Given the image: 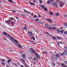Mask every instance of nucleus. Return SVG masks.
I'll return each mask as SVG.
<instances>
[{
	"instance_id": "c756f323",
	"label": "nucleus",
	"mask_w": 67,
	"mask_h": 67,
	"mask_svg": "<svg viewBox=\"0 0 67 67\" xmlns=\"http://www.w3.org/2000/svg\"><path fill=\"white\" fill-rule=\"evenodd\" d=\"M3 34H4V35H5V36L7 35V33H5V32H4Z\"/></svg>"
},
{
	"instance_id": "5701e85b",
	"label": "nucleus",
	"mask_w": 67,
	"mask_h": 67,
	"mask_svg": "<svg viewBox=\"0 0 67 67\" xmlns=\"http://www.w3.org/2000/svg\"><path fill=\"white\" fill-rule=\"evenodd\" d=\"M63 55L66 54H67V52L64 51V52H63Z\"/></svg>"
},
{
	"instance_id": "2f4dec72",
	"label": "nucleus",
	"mask_w": 67,
	"mask_h": 67,
	"mask_svg": "<svg viewBox=\"0 0 67 67\" xmlns=\"http://www.w3.org/2000/svg\"><path fill=\"white\" fill-rule=\"evenodd\" d=\"M24 29L25 30H27V28L26 26L24 27Z\"/></svg>"
},
{
	"instance_id": "052dcab7",
	"label": "nucleus",
	"mask_w": 67,
	"mask_h": 67,
	"mask_svg": "<svg viewBox=\"0 0 67 67\" xmlns=\"http://www.w3.org/2000/svg\"><path fill=\"white\" fill-rule=\"evenodd\" d=\"M36 59H35V57H34V60H35Z\"/></svg>"
},
{
	"instance_id": "5fc2aeb1",
	"label": "nucleus",
	"mask_w": 67,
	"mask_h": 67,
	"mask_svg": "<svg viewBox=\"0 0 67 67\" xmlns=\"http://www.w3.org/2000/svg\"><path fill=\"white\" fill-rule=\"evenodd\" d=\"M12 11L13 13H15V11H13V10H12Z\"/></svg>"
},
{
	"instance_id": "774afa93",
	"label": "nucleus",
	"mask_w": 67,
	"mask_h": 67,
	"mask_svg": "<svg viewBox=\"0 0 67 67\" xmlns=\"http://www.w3.org/2000/svg\"><path fill=\"white\" fill-rule=\"evenodd\" d=\"M60 44H63V43L62 42H60Z\"/></svg>"
},
{
	"instance_id": "39448f33",
	"label": "nucleus",
	"mask_w": 67,
	"mask_h": 67,
	"mask_svg": "<svg viewBox=\"0 0 67 67\" xmlns=\"http://www.w3.org/2000/svg\"><path fill=\"white\" fill-rule=\"evenodd\" d=\"M24 65L25 67H29V66L27 64H26V62L24 64Z\"/></svg>"
},
{
	"instance_id": "72a5a7b5",
	"label": "nucleus",
	"mask_w": 67,
	"mask_h": 67,
	"mask_svg": "<svg viewBox=\"0 0 67 67\" xmlns=\"http://www.w3.org/2000/svg\"><path fill=\"white\" fill-rule=\"evenodd\" d=\"M43 52L44 54H47V52H46L45 51H44Z\"/></svg>"
},
{
	"instance_id": "6e6d98bb",
	"label": "nucleus",
	"mask_w": 67,
	"mask_h": 67,
	"mask_svg": "<svg viewBox=\"0 0 67 67\" xmlns=\"http://www.w3.org/2000/svg\"><path fill=\"white\" fill-rule=\"evenodd\" d=\"M14 66H16V67H17V66H18V65H17L16 64H15L14 65Z\"/></svg>"
},
{
	"instance_id": "f704fd0d",
	"label": "nucleus",
	"mask_w": 67,
	"mask_h": 67,
	"mask_svg": "<svg viewBox=\"0 0 67 67\" xmlns=\"http://www.w3.org/2000/svg\"><path fill=\"white\" fill-rule=\"evenodd\" d=\"M47 3H51V1H50V0H49L48 1H47Z\"/></svg>"
},
{
	"instance_id": "6e6552de",
	"label": "nucleus",
	"mask_w": 67,
	"mask_h": 67,
	"mask_svg": "<svg viewBox=\"0 0 67 67\" xmlns=\"http://www.w3.org/2000/svg\"><path fill=\"white\" fill-rule=\"evenodd\" d=\"M59 54L58 53L56 54V57L57 58H59Z\"/></svg>"
},
{
	"instance_id": "0eeeda50",
	"label": "nucleus",
	"mask_w": 67,
	"mask_h": 67,
	"mask_svg": "<svg viewBox=\"0 0 67 67\" xmlns=\"http://www.w3.org/2000/svg\"><path fill=\"white\" fill-rule=\"evenodd\" d=\"M61 66L63 67H67V66L64 63H63L61 64Z\"/></svg>"
},
{
	"instance_id": "bf43d9fd",
	"label": "nucleus",
	"mask_w": 67,
	"mask_h": 67,
	"mask_svg": "<svg viewBox=\"0 0 67 67\" xmlns=\"http://www.w3.org/2000/svg\"><path fill=\"white\" fill-rule=\"evenodd\" d=\"M60 55L62 56H63V55H64V54H63V53H61Z\"/></svg>"
},
{
	"instance_id": "aec40b11",
	"label": "nucleus",
	"mask_w": 67,
	"mask_h": 67,
	"mask_svg": "<svg viewBox=\"0 0 67 67\" xmlns=\"http://www.w3.org/2000/svg\"><path fill=\"white\" fill-rule=\"evenodd\" d=\"M52 38L54 40H56V37H54V36H53Z\"/></svg>"
},
{
	"instance_id": "2eb2a0df",
	"label": "nucleus",
	"mask_w": 67,
	"mask_h": 67,
	"mask_svg": "<svg viewBox=\"0 0 67 67\" xmlns=\"http://www.w3.org/2000/svg\"><path fill=\"white\" fill-rule=\"evenodd\" d=\"M18 46V47H19L20 48H22V46H21V44H20L19 43H18L17 44Z\"/></svg>"
},
{
	"instance_id": "13d9d810",
	"label": "nucleus",
	"mask_w": 67,
	"mask_h": 67,
	"mask_svg": "<svg viewBox=\"0 0 67 67\" xmlns=\"http://www.w3.org/2000/svg\"><path fill=\"white\" fill-rule=\"evenodd\" d=\"M34 64H35V65H36V63L35 62H33Z\"/></svg>"
},
{
	"instance_id": "20e7f679",
	"label": "nucleus",
	"mask_w": 67,
	"mask_h": 67,
	"mask_svg": "<svg viewBox=\"0 0 67 67\" xmlns=\"http://www.w3.org/2000/svg\"><path fill=\"white\" fill-rule=\"evenodd\" d=\"M28 33L30 34V36H32L33 35V33L32 32H31L30 31L28 32Z\"/></svg>"
},
{
	"instance_id": "09e8293b",
	"label": "nucleus",
	"mask_w": 67,
	"mask_h": 67,
	"mask_svg": "<svg viewBox=\"0 0 67 67\" xmlns=\"http://www.w3.org/2000/svg\"><path fill=\"white\" fill-rule=\"evenodd\" d=\"M5 57H6V58H7V59H9V57H7V56H6Z\"/></svg>"
},
{
	"instance_id": "412c9836",
	"label": "nucleus",
	"mask_w": 67,
	"mask_h": 67,
	"mask_svg": "<svg viewBox=\"0 0 67 67\" xmlns=\"http://www.w3.org/2000/svg\"><path fill=\"white\" fill-rule=\"evenodd\" d=\"M46 20H48V21L51 22H52V20H51L50 19H46Z\"/></svg>"
},
{
	"instance_id": "680f3d73",
	"label": "nucleus",
	"mask_w": 67,
	"mask_h": 67,
	"mask_svg": "<svg viewBox=\"0 0 67 67\" xmlns=\"http://www.w3.org/2000/svg\"><path fill=\"white\" fill-rule=\"evenodd\" d=\"M20 54H22V53H23V52H21V51H20Z\"/></svg>"
},
{
	"instance_id": "58836bf2",
	"label": "nucleus",
	"mask_w": 67,
	"mask_h": 67,
	"mask_svg": "<svg viewBox=\"0 0 67 67\" xmlns=\"http://www.w3.org/2000/svg\"><path fill=\"white\" fill-rule=\"evenodd\" d=\"M21 15H22L23 16H26V15L25 14H21Z\"/></svg>"
},
{
	"instance_id": "393cba45",
	"label": "nucleus",
	"mask_w": 67,
	"mask_h": 67,
	"mask_svg": "<svg viewBox=\"0 0 67 67\" xmlns=\"http://www.w3.org/2000/svg\"><path fill=\"white\" fill-rule=\"evenodd\" d=\"M63 62H64V64H67V61L65 60H64L63 61Z\"/></svg>"
},
{
	"instance_id": "338daca9",
	"label": "nucleus",
	"mask_w": 67,
	"mask_h": 67,
	"mask_svg": "<svg viewBox=\"0 0 67 67\" xmlns=\"http://www.w3.org/2000/svg\"><path fill=\"white\" fill-rule=\"evenodd\" d=\"M38 15H39V17H41V15H39V14H38Z\"/></svg>"
},
{
	"instance_id": "4c0bfd02",
	"label": "nucleus",
	"mask_w": 67,
	"mask_h": 67,
	"mask_svg": "<svg viewBox=\"0 0 67 67\" xmlns=\"http://www.w3.org/2000/svg\"><path fill=\"white\" fill-rule=\"evenodd\" d=\"M11 64L13 66H14V65L15 64H14V63H11Z\"/></svg>"
},
{
	"instance_id": "c85d7f7f",
	"label": "nucleus",
	"mask_w": 67,
	"mask_h": 67,
	"mask_svg": "<svg viewBox=\"0 0 67 67\" xmlns=\"http://www.w3.org/2000/svg\"><path fill=\"white\" fill-rule=\"evenodd\" d=\"M44 11H48V9L47 8H45L44 9Z\"/></svg>"
},
{
	"instance_id": "e433bc0d",
	"label": "nucleus",
	"mask_w": 67,
	"mask_h": 67,
	"mask_svg": "<svg viewBox=\"0 0 67 67\" xmlns=\"http://www.w3.org/2000/svg\"><path fill=\"white\" fill-rule=\"evenodd\" d=\"M2 64L3 66H4L5 65V63H4L2 62Z\"/></svg>"
},
{
	"instance_id": "b1692460",
	"label": "nucleus",
	"mask_w": 67,
	"mask_h": 67,
	"mask_svg": "<svg viewBox=\"0 0 67 67\" xmlns=\"http://www.w3.org/2000/svg\"><path fill=\"white\" fill-rule=\"evenodd\" d=\"M29 42H30V43H33L34 44V41H30L29 40Z\"/></svg>"
},
{
	"instance_id": "1a4fd4ad",
	"label": "nucleus",
	"mask_w": 67,
	"mask_h": 67,
	"mask_svg": "<svg viewBox=\"0 0 67 67\" xmlns=\"http://www.w3.org/2000/svg\"><path fill=\"white\" fill-rule=\"evenodd\" d=\"M24 11L25 12L28 13V14H30V12L29 11H27V10H26L25 9H24Z\"/></svg>"
},
{
	"instance_id": "423d86ee",
	"label": "nucleus",
	"mask_w": 67,
	"mask_h": 67,
	"mask_svg": "<svg viewBox=\"0 0 67 67\" xmlns=\"http://www.w3.org/2000/svg\"><path fill=\"white\" fill-rule=\"evenodd\" d=\"M53 5L54 7H58V6L57 5V4H56V3H53Z\"/></svg>"
},
{
	"instance_id": "cd10ccee",
	"label": "nucleus",
	"mask_w": 67,
	"mask_h": 67,
	"mask_svg": "<svg viewBox=\"0 0 67 67\" xmlns=\"http://www.w3.org/2000/svg\"><path fill=\"white\" fill-rule=\"evenodd\" d=\"M42 9H44L45 8V6L44 5H42Z\"/></svg>"
},
{
	"instance_id": "ea45409f",
	"label": "nucleus",
	"mask_w": 67,
	"mask_h": 67,
	"mask_svg": "<svg viewBox=\"0 0 67 67\" xmlns=\"http://www.w3.org/2000/svg\"><path fill=\"white\" fill-rule=\"evenodd\" d=\"M57 38L58 39H59V40H61L62 39L61 38H60L58 37H57Z\"/></svg>"
},
{
	"instance_id": "49530a36",
	"label": "nucleus",
	"mask_w": 67,
	"mask_h": 67,
	"mask_svg": "<svg viewBox=\"0 0 67 67\" xmlns=\"http://www.w3.org/2000/svg\"><path fill=\"white\" fill-rule=\"evenodd\" d=\"M58 33H60V31L59 30H57Z\"/></svg>"
},
{
	"instance_id": "dca6fc26",
	"label": "nucleus",
	"mask_w": 67,
	"mask_h": 67,
	"mask_svg": "<svg viewBox=\"0 0 67 67\" xmlns=\"http://www.w3.org/2000/svg\"><path fill=\"white\" fill-rule=\"evenodd\" d=\"M45 26L46 28H48V27H49V24H47L45 25Z\"/></svg>"
},
{
	"instance_id": "c9c22d12",
	"label": "nucleus",
	"mask_w": 67,
	"mask_h": 67,
	"mask_svg": "<svg viewBox=\"0 0 67 67\" xmlns=\"http://www.w3.org/2000/svg\"><path fill=\"white\" fill-rule=\"evenodd\" d=\"M8 2H10L11 3H13V1H12L11 0H10V1L8 0Z\"/></svg>"
},
{
	"instance_id": "7ed1b4c3",
	"label": "nucleus",
	"mask_w": 67,
	"mask_h": 67,
	"mask_svg": "<svg viewBox=\"0 0 67 67\" xmlns=\"http://www.w3.org/2000/svg\"><path fill=\"white\" fill-rule=\"evenodd\" d=\"M30 52H32L34 54L36 53L35 51H34V49L33 48H31L30 49Z\"/></svg>"
},
{
	"instance_id": "37998d69",
	"label": "nucleus",
	"mask_w": 67,
	"mask_h": 67,
	"mask_svg": "<svg viewBox=\"0 0 67 67\" xmlns=\"http://www.w3.org/2000/svg\"><path fill=\"white\" fill-rule=\"evenodd\" d=\"M6 23H9V22L8 21H5Z\"/></svg>"
},
{
	"instance_id": "f3484780",
	"label": "nucleus",
	"mask_w": 67,
	"mask_h": 67,
	"mask_svg": "<svg viewBox=\"0 0 67 67\" xmlns=\"http://www.w3.org/2000/svg\"><path fill=\"white\" fill-rule=\"evenodd\" d=\"M49 13L51 15H53V13L51 11L49 12Z\"/></svg>"
},
{
	"instance_id": "9b49d317",
	"label": "nucleus",
	"mask_w": 67,
	"mask_h": 67,
	"mask_svg": "<svg viewBox=\"0 0 67 67\" xmlns=\"http://www.w3.org/2000/svg\"><path fill=\"white\" fill-rule=\"evenodd\" d=\"M30 38L31 39V40H33L34 41H35V37H33V36H31L30 37Z\"/></svg>"
},
{
	"instance_id": "864d4df0",
	"label": "nucleus",
	"mask_w": 67,
	"mask_h": 67,
	"mask_svg": "<svg viewBox=\"0 0 67 67\" xmlns=\"http://www.w3.org/2000/svg\"><path fill=\"white\" fill-rule=\"evenodd\" d=\"M16 18V19H19V18L18 17L16 16H15Z\"/></svg>"
},
{
	"instance_id": "a18cd8bd",
	"label": "nucleus",
	"mask_w": 67,
	"mask_h": 67,
	"mask_svg": "<svg viewBox=\"0 0 67 67\" xmlns=\"http://www.w3.org/2000/svg\"><path fill=\"white\" fill-rule=\"evenodd\" d=\"M52 63L53 64V66H55V64L54 63H53V62H52Z\"/></svg>"
},
{
	"instance_id": "69168bd1",
	"label": "nucleus",
	"mask_w": 67,
	"mask_h": 67,
	"mask_svg": "<svg viewBox=\"0 0 67 67\" xmlns=\"http://www.w3.org/2000/svg\"><path fill=\"white\" fill-rule=\"evenodd\" d=\"M36 2V1H35V0H34V2Z\"/></svg>"
},
{
	"instance_id": "8fccbe9b",
	"label": "nucleus",
	"mask_w": 67,
	"mask_h": 67,
	"mask_svg": "<svg viewBox=\"0 0 67 67\" xmlns=\"http://www.w3.org/2000/svg\"><path fill=\"white\" fill-rule=\"evenodd\" d=\"M50 2H53L54 1V0H50Z\"/></svg>"
},
{
	"instance_id": "f8f14e48",
	"label": "nucleus",
	"mask_w": 67,
	"mask_h": 67,
	"mask_svg": "<svg viewBox=\"0 0 67 67\" xmlns=\"http://www.w3.org/2000/svg\"><path fill=\"white\" fill-rule=\"evenodd\" d=\"M20 61H21V62H23L24 63H25V60L23 58L20 59Z\"/></svg>"
},
{
	"instance_id": "473e14b6",
	"label": "nucleus",
	"mask_w": 67,
	"mask_h": 67,
	"mask_svg": "<svg viewBox=\"0 0 67 67\" xmlns=\"http://www.w3.org/2000/svg\"><path fill=\"white\" fill-rule=\"evenodd\" d=\"M64 30H62L60 32L61 33H64Z\"/></svg>"
},
{
	"instance_id": "f03ea898",
	"label": "nucleus",
	"mask_w": 67,
	"mask_h": 67,
	"mask_svg": "<svg viewBox=\"0 0 67 67\" xmlns=\"http://www.w3.org/2000/svg\"><path fill=\"white\" fill-rule=\"evenodd\" d=\"M7 36H9V37H10V40H11V41H13V42H14V41H14V38L12 37H11V36H10V35L9 34H7Z\"/></svg>"
},
{
	"instance_id": "6ab92c4d",
	"label": "nucleus",
	"mask_w": 67,
	"mask_h": 67,
	"mask_svg": "<svg viewBox=\"0 0 67 67\" xmlns=\"http://www.w3.org/2000/svg\"><path fill=\"white\" fill-rule=\"evenodd\" d=\"M14 42H15V43H16L17 44H18L19 43H18V41H17V40H16L15 39L14 40Z\"/></svg>"
},
{
	"instance_id": "7c9ffc66",
	"label": "nucleus",
	"mask_w": 67,
	"mask_h": 67,
	"mask_svg": "<svg viewBox=\"0 0 67 67\" xmlns=\"http://www.w3.org/2000/svg\"><path fill=\"white\" fill-rule=\"evenodd\" d=\"M55 14L57 16H59V14L58 13H56Z\"/></svg>"
},
{
	"instance_id": "4468645a",
	"label": "nucleus",
	"mask_w": 67,
	"mask_h": 67,
	"mask_svg": "<svg viewBox=\"0 0 67 67\" xmlns=\"http://www.w3.org/2000/svg\"><path fill=\"white\" fill-rule=\"evenodd\" d=\"M12 61V60H11V59H10L8 60L7 61L8 63V64H10V62Z\"/></svg>"
},
{
	"instance_id": "4be33fe9",
	"label": "nucleus",
	"mask_w": 67,
	"mask_h": 67,
	"mask_svg": "<svg viewBox=\"0 0 67 67\" xmlns=\"http://www.w3.org/2000/svg\"><path fill=\"white\" fill-rule=\"evenodd\" d=\"M64 34L65 35H67V31H65L64 32Z\"/></svg>"
},
{
	"instance_id": "0e129e2a",
	"label": "nucleus",
	"mask_w": 67,
	"mask_h": 67,
	"mask_svg": "<svg viewBox=\"0 0 67 67\" xmlns=\"http://www.w3.org/2000/svg\"><path fill=\"white\" fill-rule=\"evenodd\" d=\"M10 52H12V51L10 50L9 51Z\"/></svg>"
},
{
	"instance_id": "ddd939ff",
	"label": "nucleus",
	"mask_w": 67,
	"mask_h": 67,
	"mask_svg": "<svg viewBox=\"0 0 67 67\" xmlns=\"http://www.w3.org/2000/svg\"><path fill=\"white\" fill-rule=\"evenodd\" d=\"M60 7H63V6H64V4H63L62 2H60Z\"/></svg>"
},
{
	"instance_id": "a19ab883",
	"label": "nucleus",
	"mask_w": 67,
	"mask_h": 67,
	"mask_svg": "<svg viewBox=\"0 0 67 67\" xmlns=\"http://www.w3.org/2000/svg\"><path fill=\"white\" fill-rule=\"evenodd\" d=\"M38 23L39 24H40L42 23L41 22L39 21L38 22Z\"/></svg>"
},
{
	"instance_id": "9d476101",
	"label": "nucleus",
	"mask_w": 67,
	"mask_h": 67,
	"mask_svg": "<svg viewBox=\"0 0 67 67\" xmlns=\"http://www.w3.org/2000/svg\"><path fill=\"white\" fill-rule=\"evenodd\" d=\"M22 56L23 58H24V59H26V58H25L26 56L25 55V54H23L22 55Z\"/></svg>"
},
{
	"instance_id": "a878e982",
	"label": "nucleus",
	"mask_w": 67,
	"mask_h": 67,
	"mask_svg": "<svg viewBox=\"0 0 67 67\" xmlns=\"http://www.w3.org/2000/svg\"><path fill=\"white\" fill-rule=\"evenodd\" d=\"M57 45L58 46H59V47H60V46L59 45V41H58L57 43Z\"/></svg>"
},
{
	"instance_id": "f257e3e1",
	"label": "nucleus",
	"mask_w": 67,
	"mask_h": 67,
	"mask_svg": "<svg viewBox=\"0 0 67 67\" xmlns=\"http://www.w3.org/2000/svg\"><path fill=\"white\" fill-rule=\"evenodd\" d=\"M34 54L36 56V58L37 59H39L40 57V55H39L38 54H37V53L36 52L35 53H34Z\"/></svg>"
},
{
	"instance_id": "4d7b16f0",
	"label": "nucleus",
	"mask_w": 67,
	"mask_h": 67,
	"mask_svg": "<svg viewBox=\"0 0 67 67\" xmlns=\"http://www.w3.org/2000/svg\"><path fill=\"white\" fill-rule=\"evenodd\" d=\"M37 16L36 15L35 16H34V18H36V17Z\"/></svg>"
},
{
	"instance_id": "bb28decb",
	"label": "nucleus",
	"mask_w": 67,
	"mask_h": 67,
	"mask_svg": "<svg viewBox=\"0 0 67 67\" xmlns=\"http://www.w3.org/2000/svg\"><path fill=\"white\" fill-rule=\"evenodd\" d=\"M39 2L40 4H42V0H39Z\"/></svg>"
},
{
	"instance_id": "a211bd4d",
	"label": "nucleus",
	"mask_w": 67,
	"mask_h": 67,
	"mask_svg": "<svg viewBox=\"0 0 67 67\" xmlns=\"http://www.w3.org/2000/svg\"><path fill=\"white\" fill-rule=\"evenodd\" d=\"M0 61L3 62H5V61L3 59H1Z\"/></svg>"
},
{
	"instance_id": "79ce46f5",
	"label": "nucleus",
	"mask_w": 67,
	"mask_h": 67,
	"mask_svg": "<svg viewBox=\"0 0 67 67\" xmlns=\"http://www.w3.org/2000/svg\"><path fill=\"white\" fill-rule=\"evenodd\" d=\"M11 24L12 25H14V22H12V23H11Z\"/></svg>"
},
{
	"instance_id": "603ef678",
	"label": "nucleus",
	"mask_w": 67,
	"mask_h": 67,
	"mask_svg": "<svg viewBox=\"0 0 67 67\" xmlns=\"http://www.w3.org/2000/svg\"><path fill=\"white\" fill-rule=\"evenodd\" d=\"M64 17L66 18V17H67V15H64Z\"/></svg>"
},
{
	"instance_id": "3c124183",
	"label": "nucleus",
	"mask_w": 67,
	"mask_h": 67,
	"mask_svg": "<svg viewBox=\"0 0 67 67\" xmlns=\"http://www.w3.org/2000/svg\"><path fill=\"white\" fill-rule=\"evenodd\" d=\"M64 25H65L66 26H67V23H64Z\"/></svg>"
},
{
	"instance_id": "e2e57ef3",
	"label": "nucleus",
	"mask_w": 67,
	"mask_h": 67,
	"mask_svg": "<svg viewBox=\"0 0 67 67\" xmlns=\"http://www.w3.org/2000/svg\"><path fill=\"white\" fill-rule=\"evenodd\" d=\"M45 33H46V34H48V33L47 32H45Z\"/></svg>"
},
{
	"instance_id": "de8ad7c7",
	"label": "nucleus",
	"mask_w": 67,
	"mask_h": 67,
	"mask_svg": "<svg viewBox=\"0 0 67 67\" xmlns=\"http://www.w3.org/2000/svg\"><path fill=\"white\" fill-rule=\"evenodd\" d=\"M11 20H12V21H13V20H14V19L13 18H11Z\"/></svg>"
},
{
	"instance_id": "c03bdc74",
	"label": "nucleus",
	"mask_w": 67,
	"mask_h": 67,
	"mask_svg": "<svg viewBox=\"0 0 67 67\" xmlns=\"http://www.w3.org/2000/svg\"><path fill=\"white\" fill-rule=\"evenodd\" d=\"M52 29H53L54 30H56V28L53 27H52Z\"/></svg>"
}]
</instances>
